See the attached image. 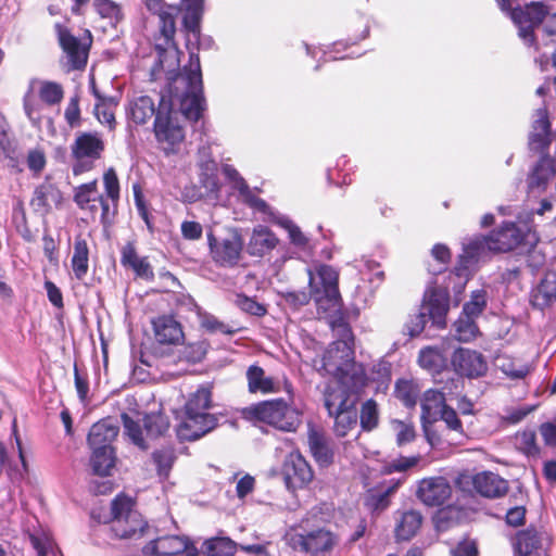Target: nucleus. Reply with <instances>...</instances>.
Returning <instances> with one entry per match:
<instances>
[{"mask_svg":"<svg viewBox=\"0 0 556 556\" xmlns=\"http://www.w3.org/2000/svg\"><path fill=\"white\" fill-rule=\"evenodd\" d=\"M151 45L156 52V61L150 71V80H157L165 66L170 68L166 73V98L172 102L173 98H178L181 114L186 119L197 123L206 109L199 55L190 52L189 63L181 72H177L182 52L178 49L175 37H153Z\"/></svg>","mask_w":556,"mask_h":556,"instance_id":"1","label":"nucleus"},{"mask_svg":"<svg viewBox=\"0 0 556 556\" xmlns=\"http://www.w3.org/2000/svg\"><path fill=\"white\" fill-rule=\"evenodd\" d=\"M338 339L331 342L319 361H314L316 370L321 376H332L336 381L354 380L358 386L368 379L363 364L355 362V337L345 315L328 320Z\"/></svg>","mask_w":556,"mask_h":556,"instance_id":"2","label":"nucleus"},{"mask_svg":"<svg viewBox=\"0 0 556 556\" xmlns=\"http://www.w3.org/2000/svg\"><path fill=\"white\" fill-rule=\"evenodd\" d=\"M367 381L368 379H363L359 386L351 379L325 384L321 391V402L328 417L333 419V432L337 437H346L356 426V405Z\"/></svg>","mask_w":556,"mask_h":556,"instance_id":"3","label":"nucleus"},{"mask_svg":"<svg viewBox=\"0 0 556 556\" xmlns=\"http://www.w3.org/2000/svg\"><path fill=\"white\" fill-rule=\"evenodd\" d=\"M104 193H99L98 180L81 184L74 188L73 200L84 212L94 218L100 212V223L103 227L113 225L118 214L121 186L117 174L113 167L103 174Z\"/></svg>","mask_w":556,"mask_h":556,"instance_id":"4","label":"nucleus"},{"mask_svg":"<svg viewBox=\"0 0 556 556\" xmlns=\"http://www.w3.org/2000/svg\"><path fill=\"white\" fill-rule=\"evenodd\" d=\"M212 395L210 383L200 386L190 394L185 405V418L177 429L181 440L195 441L216 428V416L207 412L213 404Z\"/></svg>","mask_w":556,"mask_h":556,"instance_id":"5","label":"nucleus"},{"mask_svg":"<svg viewBox=\"0 0 556 556\" xmlns=\"http://www.w3.org/2000/svg\"><path fill=\"white\" fill-rule=\"evenodd\" d=\"M309 288L319 314L323 313L328 319L344 315L337 269L327 264L318 265L316 278L309 271Z\"/></svg>","mask_w":556,"mask_h":556,"instance_id":"6","label":"nucleus"},{"mask_svg":"<svg viewBox=\"0 0 556 556\" xmlns=\"http://www.w3.org/2000/svg\"><path fill=\"white\" fill-rule=\"evenodd\" d=\"M245 415L285 432H294L302 424L301 413L283 399L258 402L248 407Z\"/></svg>","mask_w":556,"mask_h":556,"instance_id":"7","label":"nucleus"},{"mask_svg":"<svg viewBox=\"0 0 556 556\" xmlns=\"http://www.w3.org/2000/svg\"><path fill=\"white\" fill-rule=\"evenodd\" d=\"M111 531L117 539L141 538L147 522L142 516L134 509L132 500L118 494L111 503Z\"/></svg>","mask_w":556,"mask_h":556,"instance_id":"8","label":"nucleus"},{"mask_svg":"<svg viewBox=\"0 0 556 556\" xmlns=\"http://www.w3.org/2000/svg\"><path fill=\"white\" fill-rule=\"evenodd\" d=\"M105 151V142L97 131L79 132L71 146V155L74 160L72 172L74 176L91 172L96 162L101 160Z\"/></svg>","mask_w":556,"mask_h":556,"instance_id":"9","label":"nucleus"},{"mask_svg":"<svg viewBox=\"0 0 556 556\" xmlns=\"http://www.w3.org/2000/svg\"><path fill=\"white\" fill-rule=\"evenodd\" d=\"M172 113V101L166 98V94H162L153 123V131L156 141L163 144V151L166 155L176 153L180 143L185 140L184 128L173 121Z\"/></svg>","mask_w":556,"mask_h":556,"instance_id":"10","label":"nucleus"},{"mask_svg":"<svg viewBox=\"0 0 556 556\" xmlns=\"http://www.w3.org/2000/svg\"><path fill=\"white\" fill-rule=\"evenodd\" d=\"M292 545L307 556H336L340 535L326 527H318L294 534Z\"/></svg>","mask_w":556,"mask_h":556,"instance_id":"11","label":"nucleus"},{"mask_svg":"<svg viewBox=\"0 0 556 556\" xmlns=\"http://www.w3.org/2000/svg\"><path fill=\"white\" fill-rule=\"evenodd\" d=\"M424 312L416 315L417 332H421L427 324V317L438 327L446 326V315L450 309L448 287L430 286L426 289L422 299Z\"/></svg>","mask_w":556,"mask_h":556,"instance_id":"12","label":"nucleus"},{"mask_svg":"<svg viewBox=\"0 0 556 556\" xmlns=\"http://www.w3.org/2000/svg\"><path fill=\"white\" fill-rule=\"evenodd\" d=\"M281 475L287 489L292 492L307 488L314 480V470L299 450L286 455Z\"/></svg>","mask_w":556,"mask_h":556,"instance_id":"13","label":"nucleus"},{"mask_svg":"<svg viewBox=\"0 0 556 556\" xmlns=\"http://www.w3.org/2000/svg\"><path fill=\"white\" fill-rule=\"evenodd\" d=\"M207 241L212 260L216 265L230 268L238 265L244 247L243 238L238 230H233L222 240L210 232Z\"/></svg>","mask_w":556,"mask_h":556,"instance_id":"14","label":"nucleus"},{"mask_svg":"<svg viewBox=\"0 0 556 556\" xmlns=\"http://www.w3.org/2000/svg\"><path fill=\"white\" fill-rule=\"evenodd\" d=\"M551 544L549 535L533 525L517 531L511 539L514 552L518 556H548Z\"/></svg>","mask_w":556,"mask_h":556,"instance_id":"15","label":"nucleus"},{"mask_svg":"<svg viewBox=\"0 0 556 556\" xmlns=\"http://www.w3.org/2000/svg\"><path fill=\"white\" fill-rule=\"evenodd\" d=\"M415 495L427 507H440L451 498L452 486L445 477H426L417 482Z\"/></svg>","mask_w":556,"mask_h":556,"instance_id":"16","label":"nucleus"},{"mask_svg":"<svg viewBox=\"0 0 556 556\" xmlns=\"http://www.w3.org/2000/svg\"><path fill=\"white\" fill-rule=\"evenodd\" d=\"M93 37H59L62 59L67 72L85 70Z\"/></svg>","mask_w":556,"mask_h":556,"instance_id":"17","label":"nucleus"},{"mask_svg":"<svg viewBox=\"0 0 556 556\" xmlns=\"http://www.w3.org/2000/svg\"><path fill=\"white\" fill-rule=\"evenodd\" d=\"M142 553L146 556H194L197 547L187 536L164 535L150 541L143 546Z\"/></svg>","mask_w":556,"mask_h":556,"instance_id":"18","label":"nucleus"},{"mask_svg":"<svg viewBox=\"0 0 556 556\" xmlns=\"http://www.w3.org/2000/svg\"><path fill=\"white\" fill-rule=\"evenodd\" d=\"M489 250V243L485 236L477 237L467 243L463 253L458 255L454 269L450 273L448 279L456 277L457 286L463 289L470 278V267L478 261L480 254Z\"/></svg>","mask_w":556,"mask_h":556,"instance_id":"19","label":"nucleus"},{"mask_svg":"<svg viewBox=\"0 0 556 556\" xmlns=\"http://www.w3.org/2000/svg\"><path fill=\"white\" fill-rule=\"evenodd\" d=\"M451 364L457 375L469 379L482 377L488 370L484 356L478 351L465 348L453 352Z\"/></svg>","mask_w":556,"mask_h":556,"instance_id":"20","label":"nucleus"},{"mask_svg":"<svg viewBox=\"0 0 556 556\" xmlns=\"http://www.w3.org/2000/svg\"><path fill=\"white\" fill-rule=\"evenodd\" d=\"M546 14V4L541 1H531L525 5H517L510 11L508 17L519 28V35H533L543 23Z\"/></svg>","mask_w":556,"mask_h":556,"instance_id":"21","label":"nucleus"},{"mask_svg":"<svg viewBox=\"0 0 556 556\" xmlns=\"http://www.w3.org/2000/svg\"><path fill=\"white\" fill-rule=\"evenodd\" d=\"M555 138L552 131L548 110L546 106L536 110V119L532 125V131L528 138V148L535 154H549V147Z\"/></svg>","mask_w":556,"mask_h":556,"instance_id":"22","label":"nucleus"},{"mask_svg":"<svg viewBox=\"0 0 556 556\" xmlns=\"http://www.w3.org/2000/svg\"><path fill=\"white\" fill-rule=\"evenodd\" d=\"M92 9L96 13L93 18L96 30L116 31L117 26L125 20L122 4L113 0H93Z\"/></svg>","mask_w":556,"mask_h":556,"instance_id":"23","label":"nucleus"},{"mask_svg":"<svg viewBox=\"0 0 556 556\" xmlns=\"http://www.w3.org/2000/svg\"><path fill=\"white\" fill-rule=\"evenodd\" d=\"M489 251L506 253L523 243L526 233L515 223H504L500 228L485 236Z\"/></svg>","mask_w":556,"mask_h":556,"instance_id":"24","label":"nucleus"},{"mask_svg":"<svg viewBox=\"0 0 556 556\" xmlns=\"http://www.w3.org/2000/svg\"><path fill=\"white\" fill-rule=\"evenodd\" d=\"M63 203V193L59 187L49 178H46L38 185L30 199L29 205L34 213L47 216L53 207H59Z\"/></svg>","mask_w":556,"mask_h":556,"instance_id":"25","label":"nucleus"},{"mask_svg":"<svg viewBox=\"0 0 556 556\" xmlns=\"http://www.w3.org/2000/svg\"><path fill=\"white\" fill-rule=\"evenodd\" d=\"M308 451L319 467H328L334 462L332 440L324 430L309 426L307 430Z\"/></svg>","mask_w":556,"mask_h":556,"instance_id":"26","label":"nucleus"},{"mask_svg":"<svg viewBox=\"0 0 556 556\" xmlns=\"http://www.w3.org/2000/svg\"><path fill=\"white\" fill-rule=\"evenodd\" d=\"M119 426L112 417H106L93 424L87 437L89 447H113L117 438Z\"/></svg>","mask_w":556,"mask_h":556,"instance_id":"27","label":"nucleus"},{"mask_svg":"<svg viewBox=\"0 0 556 556\" xmlns=\"http://www.w3.org/2000/svg\"><path fill=\"white\" fill-rule=\"evenodd\" d=\"M121 264L127 269H131L135 275L147 281L154 279V271L148 257H140L132 241L126 242L121 250Z\"/></svg>","mask_w":556,"mask_h":556,"instance_id":"28","label":"nucleus"},{"mask_svg":"<svg viewBox=\"0 0 556 556\" xmlns=\"http://www.w3.org/2000/svg\"><path fill=\"white\" fill-rule=\"evenodd\" d=\"M91 93L96 98L94 115L100 124L106 126L109 130L113 131L116 128L115 111L118 105V100L115 97L104 96L97 88L94 80L90 84Z\"/></svg>","mask_w":556,"mask_h":556,"instance_id":"29","label":"nucleus"},{"mask_svg":"<svg viewBox=\"0 0 556 556\" xmlns=\"http://www.w3.org/2000/svg\"><path fill=\"white\" fill-rule=\"evenodd\" d=\"M394 536L396 541H409L418 534L424 523V516L418 509L397 511Z\"/></svg>","mask_w":556,"mask_h":556,"instance_id":"30","label":"nucleus"},{"mask_svg":"<svg viewBox=\"0 0 556 556\" xmlns=\"http://www.w3.org/2000/svg\"><path fill=\"white\" fill-rule=\"evenodd\" d=\"M152 325L155 340L161 344L176 345L184 339L181 325L172 316H159Z\"/></svg>","mask_w":556,"mask_h":556,"instance_id":"31","label":"nucleus"},{"mask_svg":"<svg viewBox=\"0 0 556 556\" xmlns=\"http://www.w3.org/2000/svg\"><path fill=\"white\" fill-rule=\"evenodd\" d=\"M471 481L473 489L484 497H500L508 490L507 481L490 471H483L472 476Z\"/></svg>","mask_w":556,"mask_h":556,"instance_id":"32","label":"nucleus"},{"mask_svg":"<svg viewBox=\"0 0 556 556\" xmlns=\"http://www.w3.org/2000/svg\"><path fill=\"white\" fill-rule=\"evenodd\" d=\"M279 240L276 235L266 226H258L253 229L247 245V252L254 257H263L273 251Z\"/></svg>","mask_w":556,"mask_h":556,"instance_id":"33","label":"nucleus"},{"mask_svg":"<svg viewBox=\"0 0 556 556\" xmlns=\"http://www.w3.org/2000/svg\"><path fill=\"white\" fill-rule=\"evenodd\" d=\"M404 481L405 478L392 479L384 489L375 488L368 490L364 498L365 507L370 511H382L387 509L391 504V496Z\"/></svg>","mask_w":556,"mask_h":556,"instance_id":"34","label":"nucleus"},{"mask_svg":"<svg viewBox=\"0 0 556 556\" xmlns=\"http://www.w3.org/2000/svg\"><path fill=\"white\" fill-rule=\"evenodd\" d=\"M556 302V271L545 274L538 287L532 291L531 304L533 307L544 309Z\"/></svg>","mask_w":556,"mask_h":556,"instance_id":"35","label":"nucleus"},{"mask_svg":"<svg viewBox=\"0 0 556 556\" xmlns=\"http://www.w3.org/2000/svg\"><path fill=\"white\" fill-rule=\"evenodd\" d=\"M556 175V159L549 154L541 155L528 176L530 189L544 188Z\"/></svg>","mask_w":556,"mask_h":556,"instance_id":"36","label":"nucleus"},{"mask_svg":"<svg viewBox=\"0 0 556 556\" xmlns=\"http://www.w3.org/2000/svg\"><path fill=\"white\" fill-rule=\"evenodd\" d=\"M89 245L83 235H77L74 240L73 255L71 258V267L74 277L83 280L89 270Z\"/></svg>","mask_w":556,"mask_h":556,"instance_id":"37","label":"nucleus"},{"mask_svg":"<svg viewBox=\"0 0 556 556\" xmlns=\"http://www.w3.org/2000/svg\"><path fill=\"white\" fill-rule=\"evenodd\" d=\"M91 450L90 466L92 472L100 477L111 475V470L115 467V448L114 447H89Z\"/></svg>","mask_w":556,"mask_h":556,"instance_id":"38","label":"nucleus"},{"mask_svg":"<svg viewBox=\"0 0 556 556\" xmlns=\"http://www.w3.org/2000/svg\"><path fill=\"white\" fill-rule=\"evenodd\" d=\"M205 0H190L185 2L186 8L182 15V26L186 33L200 35L201 21L204 13Z\"/></svg>","mask_w":556,"mask_h":556,"instance_id":"39","label":"nucleus"},{"mask_svg":"<svg viewBox=\"0 0 556 556\" xmlns=\"http://www.w3.org/2000/svg\"><path fill=\"white\" fill-rule=\"evenodd\" d=\"M157 108L152 98L140 96L134 99L129 104V114L134 123L138 125L146 124L153 116L156 117Z\"/></svg>","mask_w":556,"mask_h":556,"instance_id":"40","label":"nucleus"},{"mask_svg":"<svg viewBox=\"0 0 556 556\" xmlns=\"http://www.w3.org/2000/svg\"><path fill=\"white\" fill-rule=\"evenodd\" d=\"M248 389L251 393H270L274 392L275 382L271 377L265 375V370L254 364L251 365L247 370Z\"/></svg>","mask_w":556,"mask_h":556,"instance_id":"41","label":"nucleus"},{"mask_svg":"<svg viewBox=\"0 0 556 556\" xmlns=\"http://www.w3.org/2000/svg\"><path fill=\"white\" fill-rule=\"evenodd\" d=\"M199 182L208 192L219 189L218 164L212 156H206L198 163Z\"/></svg>","mask_w":556,"mask_h":556,"instance_id":"42","label":"nucleus"},{"mask_svg":"<svg viewBox=\"0 0 556 556\" xmlns=\"http://www.w3.org/2000/svg\"><path fill=\"white\" fill-rule=\"evenodd\" d=\"M236 544L228 538H212L201 546L199 551L197 548V555L194 556H235Z\"/></svg>","mask_w":556,"mask_h":556,"instance_id":"43","label":"nucleus"},{"mask_svg":"<svg viewBox=\"0 0 556 556\" xmlns=\"http://www.w3.org/2000/svg\"><path fill=\"white\" fill-rule=\"evenodd\" d=\"M446 361L443 350L438 346H426L418 354L420 367L432 372H440L445 368Z\"/></svg>","mask_w":556,"mask_h":556,"instance_id":"44","label":"nucleus"},{"mask_svg":"<svg viewBox=\"0 0 556 556\" xmlns=\"http://www.w3.org/2000/svg\"><path fill=\"white\" fill-rule=\"evenodd\" d=\"M443 406H447L445 403V395L442 391L429 389L424 393L421 402V418L427 420L435 414H440L443 410Z\"/></svg>","mask_w":556,"mask_h":556,"instance_id":"45","label":"nucleus"},{"mask_svg":"<svg viewBox=\"0 0 556 556\" xmlns=\"http://www.w3.org/2000/svg\"><path fill=\"white\" fill-rule=\"evenodd\" d=\"M380 421L379 405L374 399H368L361 405L359 425L362 430L370 432L378 428Z\"/></svg>","mask_w":556,"mask_h":556,"instance_id":"46","label":"nucleus"},{"mask_svg":"<svg viewBox=\"0 0 556 556\" xmlns=\"http://www.w3.org/2000/svg\"><path fill=\"white\" fill-rule=\"evenodd\" d=\"M151 457L157 476L162 479H167L177 458L175 450L170 446H165L153 451Z\"/></svg>","mask_w":556,"mask_h":556,"instance_id":"47","label":"nucleus"},{"mask_svg":"<svg viewBox=\"0 0 556 556\" xmlns=\"http://www.w3.org/2000/svg\"><path fill=\"white\" fill-rule=\"evenodd\" d=\"M143 428L149 438L162 437L169 429L168 417L162 413L147 414L143 418Z\"/></svg>","mask_w":556,"mask_h":556,"instance_id":"48","label":"nucleus"},{"mask_svg":"<svg viewBox=\"0 0 556 556\" xmlns=\"http://www.w3.org/2000/svg\"><path fill=\"white\" fill-rule=\"evenodd\" d=\"M394 395L404 406L410 408L417 404L419 390L413 381L399 379L395 382Z\"/></svg>","mask_w":556,"mask_h":556,"instance_id":"49","label":"nucleus"},{"mask_svg":"<svg viewBox=\"0 0 556 556\" xmlns=\"http://www.w3.org/2000/svg\"><path fill=\"white\" fill-rule=\"evenodd\" d=\"M455 339L459 342H470L476 339L479 328L473 318L459 316L454 323Z\"/></svg>","mask_w":556,"mask_h":556,"instance_id":"50","label":"nucleus"},{"mask_svg":"<svg viewBox=\"0 0 556 556\" xmlns=\"http://www.w3.org/2000/svg\"><path fill=\"white\" fill-rule=\"evenodd\" d=\"M208 348L210 343L206 340L188 342L182 346L180 355L186 362L197 364L204 359Z\"/></svg>","mask_w":556,"mask_h":556,"instance_id":"51","label":"nucleus"},{"mask_svg":"<svg viewBox=\"0 0 556 556\" xmlns=\"http://www.w3.org/2000/svg\"><path fill=\"white\" fill-rule=\"evenodd\" d=\"M125 434L139 448L148 450V444L142 435V429L138 421L134 420L127 413L121 415Z\"/></svg>","mask_w":556,"mask_h":556,"instance_id":"52","label":"nucleus"},{"mask_svg":"<svg viewBox=\"0 0 556 556\" xmlns=\"http://www.w3.org/2000/svg\"><path fill=\"white\" fill-rule=\"evenodd\" d=\"M39 97L46 104L55 105L63 100L64 90L58 83L45 81L39 89Z\"/></svg>","mask_w":556,"mask_h":556,"instance_id":"53","label":"nucleus"},{"mask_svg":"<svg viewBox=\"0 0 556 556\" xmlns=\"http://www.w3.org/2000/svg\"><path fill=\"white\" fill-rule=\"evenodd\" d=\"M420 462V456H400L391 462H388L382 467V473L391 475L393 472H406L408 469L415 467Z\"/></svg>","mask_w":556,"mask_h":556,"instance_id":"54","label":"nucleus"},{"mask_svg":"<svg viewBox=\"0 0 556 556\" xmlns=\"http://www.w3.org/2000/svg\"><path fill=\"white\" fill-rule=\"evenodd\" d=\"M458 510L453 506L440 508L434 517L433 521L439 531H446L457 523Z\"/></svg>","mask_w":556,"mask_h":556,"instance_id":"55","label":"nucleus"},{"mask_svg":"<svg viewBox=\"0 0 556 556\" xmlns=\"http://www.w3.org/2000/svg\"><path fill=\"white\" fill-rule=\"evenodd\" d=\"M236 304L242 312L252 316L263 317L267 314V308L264 304L242 293L237 294Z\"/></svg>","mask_w":556,"mask_h":556,"instance_id":"56","label":"nucleus"},{"mask_svg":"<svg viewBox=\"0 0 556 556\" xmlns=\"http://www.w3.org/2000/svg\"><path fill=\"white\" fill-rule=\"evenodd\" d=\"M26 164L34 176H39L47 165V156L43 148L30 149L26 155Z\"/></svg>","mask_w":556,"mask_h":556,"instance_id":"57","label":"nucleus"},{"mask_svg":"<svg viewBox=\"0 0 556 556\" xmlns=\"http://www.w3.org/2000/svg\"><path fill=\"white\" fill-rule=\"evenodd\" d=\"M486 306L485 293L483 291L476 292L471 295L469 302L464 304L463 314L470 318H477Z\"/></svg>","mask_w":556,"mask_h":556,"instance_id":"58","label":"nucleus"},{"mask_svg":"<svg viewBox=\"0 0 556 556\" xmlns=\"http://www.w3.org/2000/svg\"><path fill=\"white\" fill-rule=\"evenodd\" d=\"M201 326L211 333L220 332L224 334H233L237 331V329L231 328L229 325L223 323L211 314H205L202 317Z\"/></svg>","mask_w":556,"mask_h":556,"instance_id":"59","label":"nucleus"},{"mask_svg":"<svg viewBox=\"0 0 556 556\" xmlns=\"http://www.w3.org/2000/svg\"><path fill=\"white\" fill-rule=\"evenodd\" d=\"M440 419L446 425V428L451 431H454L460 435H464V427L463 422L459 419L456 410L451 406H443V410L439 414Z\"/></svg>","mask_w":556,"mask_h":556,"instance_id":"60","label":"nucleus"},{"mask_svg":"<svg viewBox=\"0 0 556 556\" xmlns=\"http://www.w3.org/2000/svg\"><path fill=\"white\" fill-rule=\"evenodd\" d=\"M394 427L396 430V443L397 445H404L414 441L416 437L415 428L412 422H405L402 420H395Z\"/></svg>","mask_w":556,"mask_h":556,"instance_id":"61","label":"nucleus"},{"mask_svg":"<svg viewBox=\"0 0 556 556\" xmlns=\"http://www.w3.org/2000/svg\"><path fill=\"white\" fill-rule=\"evenodd\" d=\"M64 118L70 127H78L81 123L79 97L74 96L70 99L64 112Z\"/></svg>","mask_w":556,"mask_h":556,"instance_id":"62","label":"nucleus"},{"mask_svg":"<svg viewBox=\"0 0 556 556\" xmlns=\"http://www.w3.org/2000/svg\"><path fill=\"white\" fill-rule=\"evenodd\" d=\"M520 450L528 456H536L540 454V447L536 444V435L534 431H523L519 438Z\"/></svg>","mask_w":556,"mask_h":556,"instance_id":"63","label":"nucleus"},{"mask_svg":"<svg viewBox=\"0 0 556 556\" xmlns=\"http://www.w3.org/2000/svg\"><path fill=\"white\" fill-rule=\"evenodd\" d=\"M451 553L453 556H478L479 549L475 540L464 539L456 544Z\"/></svg>","mask_w":556,"mask_h":556,"instance_id":"64","label":"nucleus"}]
</instances>
